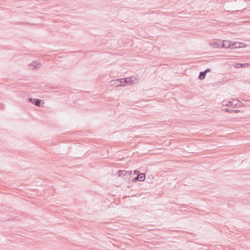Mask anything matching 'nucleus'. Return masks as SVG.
Segmentation results:
<instances>
[{
    "instance_id": "1",
    "label": "nucleus",
    "mask_w": 250,
    "mask_h": 250,
    "mask_svg": "<svg viewBox=\"0 0 250 250\" xmlns=\"http://www.w3.org/2000/svg\"><path fill=\"white\" fill-rule=\"evenodd\" d=\"M133 77L123 78V79H119L120 83H121L120 86H126L128 83L131 84L132 83H133Z\"/></svg>"
},
{
    "instance_id": "2",
    "label": "nucleus",
    "mask_w": 250,
    "mask_h": 250,
    "mask_svg": "<svg viewBox=\"0 0 250 250\" xmlns=\"http://www.w3.org/2000/svg\"><path fill=\"white\" fill-rule=\"evenodd\" d=\"M245 106V104L239 100H236L233 99V101H231L230 107L232 108L240 107Z\"/></svg>"
},
{
    "instance_id": "3",
    "label": "nucleus",
    "mask_w": 250,
    "mask_h": 250,
    "mask_svg": "<svg viewBox=\"0 0 250 250\" xmlns=\"http://www.w3.org/2000/svg\"><path fill=\"white\" fill-rule=\"evenodd\" d=\"M28 101L29 102H31L33 104H34L36 106H40L42 103L43 104L44 103V102L42 100H40L39 99L32 98H28Z\"/></svg>"
},
{
    "instance_id": "4",
    "label": "nucleus",
    "mask_w": 250,
    "mask_h": 250,
    "mask_svg": "<svg viewBox=\"0 0 250 250\" xmlns=\"http://www.w3.org/2000/svg\"><path fill=\"white\" fill-rule=\"evenodd\" d=\"M146 179V174L144 173H139L135 177L132 179V182L144 181Z\"/></svg>"
},
{
    "instance_id": "5",
    "label": "nucleus",
    "mask_w": 250,
    "mask_h": 250,
    "mask_svg": "<svg viewBox=\"0 0 250 250\" xmlns=\"http://www.w3.org/2000/svg\"><path fill=\"white\" fill-rule=\"evenodd\" d=\"M220 42L221 47L222 48L224 47V48H231V47H232V46H231L232 42L231 41H227V40H224V41H221V40H220Z\"/></svg>"
},
{
    "instance_id": "6",
    "label": "nucleus",
    "mask_w": 250,
    "mask_h": 250,
    "mask_svg": "<svg viewBox=\"0 0 250 250\" xmlns=\"http://www.w3.org/2000/svg\"><path fill=\"white\" fill-rule=\"evenodd\" d=\"M246 45L245 43L240 42H232L231 48H238L240 47H245Z\"/></svg>"
},
{
    "instance_id": "7",
    "label": "nucleus",
    "mask_w": 250,
    "mask_h": 250,
    "mask_svg": "<svg viewBox=\"0 0 250 250\" xmlns=\"http://www.w3.org/2000/svg\"><path fill=\"white\" fill-rule=\"evenodd\" d=\"M117 173L119 176H125V175H131L132 174V171H126L122 170H119Z\"/></svg>"
},
{
    "instance_id": "8",
    "label": "nucleus",
    "mask_w": 250,
    "mask_h": 250,
    "mask_svg": "<svg viewBox=\"0 0 250 250\" xmlns=\"http://www.w3.org/2000/svg\"><path fill=\"white\" fill-rule=\"evenodd\" d=\"M121 83H120L119 79L112 80L110 81L111 85L115 87H119L121 85Z\"/></svg>"
},
{
    "instance_id": "9",
    "label": "nucleus",
    "mask_w": 250,
    "mask_h": 250,
    "mask_svg": "<svg viewBox=\"0 0 250 250\" xmlns=\"http://www.w3.org/2000/svg\"><path fill=\"white\" fill-rule=\"evenodd\" d=\"M209 45L211 47L213 48H222L221 47L220 41L219 42L218 41L217 42L211 43Z\"/></svg>"
},
{
    "instance_id": "10",
    "label": "nucleus",
    "mask_w": 250,
    "mask_h": 250,
    "mask_svg": "<svg viewBox=\"0 0 250 250\" xmlns=\"http://www.w3.org/2000/svg\"><path fill=\"white\" fill-rule=\"evenodd\" d=\"M29 67L32 66L33 69L38 68L40 66V64L37 63L36 62H33L30 64L28 65Z\"/></svg>"
},
{
    "instance_id": "11",
    "label": "nucleus",
    "mask_w": 250,
    "mask_h": 250,
    "mask_svg": "<svg viewBox=\"0 0 250 250\" xmlns=\"http://www.w3.org/2000/svg\"><path fill=\"white\" fill-rule=\"evenodd\" d=\"M249 65V64L248 63H237L236 64V65H235V66L236 68H241V67H245L246 66H248Z\"/></svg>"
},
{
    "instance_id": "12",
    "label": "nucleus",
    "mask_w": 250,
    "mask_h": 250,
    "mask_svg": "<svg viewBox=\"0 0 250 250\" xmlns=\"http://www.w3.org/2000/svg\"><path fill=\"white\" fill-rule=\"evenodd\" d=\"M206 76V73L205 71H201L199 73V75L198 76L199 79L202 80L205 79Z\"/></svg>"
},
{
    "instance_id": "13",
    "label": "nucleus",
    "mask_w": 250,
    "mask_h": 250,
    "mask_svg": "<svg viewBox=\"0 0 250 250\" xmlns=\"http://www.w3.org/2000/svg\"><path fill=\"white\" fill-rule=\"evenodd\" d=\"M231 101H228L227 100H224L222 102V104L224 106H227L230 107V104H231Z\"/></svg>"
},
{
    "instance_id": "14",
    "label": "nucleus",
    "mask_w": 250,
    "mask_h": 250,
    "mask_svg": "<svg viewBox=\"0 0 250 250\" xmlns=\"http://www.w3.org/2000/svg\"><path fill=\"white\" fill-rule=\"evenodd\" d=\"M223 111L226 112H228V113H232V111H231V109H229V108H225L224 109H222Z\"/></svg>"
},
{
    "instance_id": "15",
    "label": "nucleus",
    "mask_w": 250,
    "mask_h": 250,
    "mask_svg": "<svg viewBox=\"0 0 250 250\" xmlns=\"http://www.w3.org/2000/svg\"><path fill=\"white\" fill-rule=\"evenodd\" d=\"M139 173H141V172L139 170H135L134 171V175H137Z\"/></svg>"
},
{
    "instance_id": "16",
    "label": "nucleus",
    "mask_w": 250,
    "mask_h": 250,
    "mask_svg": "<svg viewBox=\"0 0 250 250\" xmlns=\"http://www.w3.org/2000/svg\"><path fill=\"white\" fill-rule=\"evenodd\" d=\"M132 176V175H128V174L127 175H125V176H123L125 179V178H127V179H130Z\"/></svg>"
},
{
    "instance_id": "17",
    "label": "nucleus",
    "mask_w": 250,
    "mask_h": 250,
    "mask_svg": "<svg viewBox=\"0 0 250 250\" xmlns=\"http://www.w3.org/2000/svg\"><path fill=\"white\" fill-rule=\"evenodd\" d=\"M231 111H232V112H235V113H239L240 112V110H239V109H231Z\"/></svg>"
},
{
    "instance_id": "18",
    "label": "nucleus",
    "mask_w": 250,
    "mask_h": 250,
    "mask_svg": "<svg viewBox=\"0 0 250 250\" xmlns=\"http://www.w3.org/2000/svg\"><path fill=\"white\" fill-rule=\"evenodd\" d=\"M211 69L210 68H207L204 71H205L206 73L207 74L208 72H210Z\"/></svg>"
},
{
    "instance_id": "19",
    "label": "nucleus",
    "mask_w": 250,
    "mask_h": 250,
    "mask_svg": "<svg viewBox=\"0 0 250 250\" xmlns=\"http://www.w3.org/2000/svg\"><path fill=\"white\" fill-rule=\"evenodd\" d=\"M20 24H28V23H25V22H21Z\"/></svg>"
},
{
    "instance_id": "20",
    "label": "nucleus",
    "mask_w": 250,
    "mask_h": 250,
    "mask_svg": "<svg viewBox=\"0 0 250 250\" xmlns=\"http://www.w3.org/2000/svg\"><path fill=\"white\" fill-rule=\"evenodd\" d=\"M76 52H80V51H76V52L72 51L71 53H76Z\"/></svg>"
}]
</instances>
